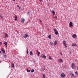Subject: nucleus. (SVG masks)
Segmentation results:
<instances>
[{
	"label": "nucleus",
	"instance_id": "1",
	"mask_svg": "<svg viewBox=\"0 0 78 78\" xmlns=\"http://www.w3.org/2000/svg\"><path fill=\"white\" fill-rule=\"evenodd\" d=\"M63 44L64 45V46L65 48H67V44H66V42L65 40L63 41Z\"/></svg>",
	"mask_w": 78,
	"mask_h": 78
},
{
	"label": "nucleus",
	"instance_id": "2",
	"mask_svg": "<svg viewBox=\"0 0 78 78\" xmlns=\"http://www.w3.org/2000/svg\"><path fill=\"white\" fill-rule=\"evenodd\" d=\"M53 30L54 31V32H55V33L56 35H57V34H58V31H57V30H56L55 29H53Z\"/></svg>",
	"mask_w": 78,
	"mask_h": 78
},
{
	"label": "nucleus",
	"instance_id": "3",
	"mask_svg": "<svg viewBox=\"0 0 78 78\" xmlns=\"http://www.w3.org/2000/svg\"><path fill=\"white\" fill-rule=\"evenodd\" d=\"M69 27H73V23H72V22H70L69 23Z\"/></svg>",
	"mask_w": 78,
	"mask_h": 78
},
{
	"label": "nucleus",
	"instance_id": "4",
	"mask_svg": "<svg viewBox=\"0 0 78 78\" xmlns=\"http://www.w3.org/2000/svg\"><path fill=\"white\" fill-rule=\"evenodd\" d=\"M29 37V36L27 34H25L23 36V37L24 38H27V37Z\"/></svg>",
	"mask_w": 78,
	"mask_h": 78
},
{
	"label": "nucleus",
	"instance_id": "5",
	"mask_svg": "<svg viewBox=\"0 0 78 78\" xmlns=\"http://www.w3.org/2000/svg\"><path fill=\"white\" fill-rule=\"evenodd\" d=\"M57 44H58V42L57 41H55L54 42L53 45L55 46V45H57Z\"/></svg>",
	"mask_w": 78,
	"mask_h": 78
},
{
	"label": "nucleus",
	"instance_id": "6",
	"mask_svg": "<svg viewBox=\"0 0 78 78\" xmlns=\"http://www.w3.org/2000/svg\"><path fill=\"white\" fill-rule=\"evenodd\" d=\"M60 76H61V77L64 78V77H65V74H64V73H62L60 75Z\"/></svg>",
	"mask_w": 78,
	"mask_h": 78
},
{
	"label": "nucleus",
	"instance_id": "7",
	"mask_svg": "<svg viewBox=\"0 0 78 78\" xmlns=\"http://www.w3.org/2000/svg\"><path fill=\"white\" fill-rule=\"evenodd\" d=\"M71 67L72 68V69H74V68H75V64L74 63H72L71 65Z\"/></svg>",
	"mask_w": 78,
	"mask_h": 78
},
{
	"label": "nucleus",
	"instance_id": "8",
	"mask_svg": "<svg viewBox=\"0 0 78 78\" xmlns=\"http://www.w3.org/2000/svg\"><path fill=\"white\" fill-rule=\"evenodd\" d=\"M58 62H63V60L62 59L60 58L58 60Z\"/></svg>",
	"mask_w": 78,
	"mask_h": 78
},
{
	"label": "nucleus",
	"instance_id": "9",
	"mask_svg": "<svg viewBox=\"0 0 78 78\" xmlns=\"http://www.w3.org/2000/svg\"><path fill=\"white\" fill-rule=\"evenodd\" d=\"M14 18H15V21H16V20H17V16L15 15L14 16Z\"/></svg>",
	"mask_w": 78,
	"mask_h": 78
},
{
	"label": "nucleus",
	"instance_id": "10",
	"mask_svg": "<svg viewBox=\"0 0 78 78\" xmlns=\"http://www.w3.org/2000/svg\"><path fill=\"white\" fill-rule=\"evenodd\" d=\"M1 51H2L3 53H5V49H3L2 48L1 49Z\"/></svg>",
	"mask_w": 78,
	"mask_h": 78
},
{
	"label": "nucleus",
	"instance_id": "11",
	"mask_svg": "<svg viewBox=\"0 0 78 78\" xmlns=\"http://www.w3.org/2000/svg\"><path fill=\"white\" fill-rule=\"evenodd\" d=\"M51 12L53 15H55V11L52 10L51 11Z\"/></svg>",
	"mask_w": 78,
	"mask_h": 78
},
{
	"label": "nucleus",
	"instance_id": "12",
	"mask_svg": "<svg viewBox=\"0 0 78 78\" xmlns=\"http://www.w3.org/2000/svg\"><path fill=\"white\" fill-rule=\"evenodd\" d=\"M76 37V35L75 34H74L72 36V37H73V38H75Z\"/></svg>",
	"mask_w": 78,
	"mask_h": 78
},
{
	"label": "nucleus",
	"instance_id": "13",
	"mask_svg": "<svg viewBox=\"0 0 78 78\" xmlns=\"http://www.w3.org/2000/svg\"><path fill=\"white\" fill-rule=\"evenodd\" d=\"M41 58H44V59H45L46 58V56L45 55H41Z\"/></svg>",
	"mask_w": 78,
	"mask_h": 78
},
{
	"label": "nucleus",
	"instance_id": "14",
	"mask_svg": "<svg viewBox=\"0 0 78 78\" xmlns=\"http://www.w3.org/2000/svg\"><path fill=\"white\" fill-rule=\"evenodd\" d=\"M21 22L22 23H23L25 22V19L23 18L21 19Z\"/></svg>",
	"mask_w": 78,
	"mask_h": 78
},
{
	"label": "nucleus",
	"instance_id": "15",
	"mask_svg": "<svg viewBox=\"0 0 78 78\" xmlns=\"http://www.w3.org/2000/svg\"><path fill=\"white\" fill-rule=\"evenodd\" d=\"M5 37H8V34H7L6 33L5 34Z\"/></svg>",
	"mask_w": 78,
	"mask_h": 78
},
{
	"label": "nucleus",
	"instance_id": "16",
	"mask_svg": "<svg viewBox=\"0 0 78 78\" xmlns=\"http://www.w3.org/2000/svg\"><path fill=\"white\" fill-rule=\"evenodd\" d=\"M72 46H76V43H73L72 44Z\"/></svg>",
	"mask_w": 78,
	"mask_h": 78
},
{
	"label": "nucleus",
	"instance_id": "17",
	"mask_svg": "<svg viewBox=\"0 0 78 78\" xmlns=\"http://www.w3.org/2000/svg\"><path fill=\"white\" fill-rule=\"evenodd\" d=\"M50 60H51L52 58H51V56H49V58H48Z\"/></svg>",
	"mask_w": 78,
	"mask_h": 78
},
{
	"label": "nucleus",
	"instance_id": "18",
	"mask_svg": "<svg viewBox=\"0 0 78 78\" xmlns=\"http://www.w3.org/2000/svg\"><path fill=\"white\" fill-rule=\"evenodd\" d=\"M31 73H33L34 72V69H32L31 70Z\"/></svg>",
	"mask_w": 78,
	"mask_h": 78
},
{
	"label": "nucleus",
	"instance_id": "19",
	"mask_svg": "<svg viewBox=\"0 0 78 78\" xmlns=\"http://www.w3.org/2000/svg\"><path fill=\"white\" fill-rule=\"evenodd\" d=\"M4 44L6 46V47H7L8 45H7V42H6L5 43H4Z\"/></svg>",
	"mask_w": 78,
	"mask_h": 78
},
{
	"label": "nucleus",
	"instance_id": "20",
	"mask_svg": "<svg viewBox=\"0 0 78 78\" xmlns=\"http://www.w3.org/2000/svg\"><path fill=\"white\" fill-rule=\"evenodd\" d=\"M30 55H31V56L33 55V53H32V51H30Z\"/></svg>",
	"mask_w": 78,
	"mask_h": 78
},
{
	"label": "nucleus",
	"instance_id": "21",
	"mask_svg": "<svg viewBox=\"0 0 78 78\" xmlns=\"http://www.w3.org/2000/svg\"><path fill=\"white\" fill-rule=\"evenodd\" d=\"M48 37L49 39H51V35H49V36H48Z\"/></svg>",
	"mask_w": 78,
	"mask_h": 78
},
{
	"label": "nucleus",
	"instance_id": "22",
	"mask_svg": "<svg viewBox=\"0 0 78 78\" xmlns=\"http://www.w3.org/2000/svg\"><path fill=\"white\" fill-rule=\"evenodd\" d=\"M37 51V52H38V53H37V54H38V56H39V55H40V52H39V51Z\"/></svg>",
	"mask_w": 78,
	"mask_h": 78
},
{
	"label": "nucleus",
	"instance_id": "23",
	"mask_svg": "<svg viewBox=\"0 0 78 78\" xmlns=\"http://www.w3.org/2000/svg\"><path fill=\"white\" fill-rule=\"evenodd\" d=\"M17 8H19V9H21V7H19V5H17Z\"/></svg>",
	"mask_w": 78,
	"mask_h": 78
},
{
	"label": "nucleus",
	"instance_id": "24",
	"mask_svg": "<svg viewBox=\"0 0 78 78\" xmlns=\"http://www.w3.org/2000/svg\"><path fill=\"white\" fill-rule=\"evenodd\" d=\"M3 56H4V58H6V57H7V56H6V55H4Z\"/></svg>",
	"mask_w": 78,
	"mask_h": 78
},
{
	"label": "nucleus",
	"instance_id": "25",
	"mask_svg": "<svg viewBox=\"0 0 78 78\" xmlns=\"http://www.w3.org/2000/svg\"><path fill=\"white\" fill-rule=\"evenodd\" d=\"M75 74H76L77 75H78V73L77 71H76L75 72Z\"/></svg>",
	"mask_w": 78,
	"mask_h": 78
},
{
	"label": "nucleus",
	"instance_id": "26",
	"mask_svg": "<svg viewBox=\"0 0 78 78\" xmlns=\"http://www.w3.org/2000/svg\"><path fill=\"white\" fill-rule=\"evenodd\" d=\"M43 78H45V74H43Z\"/></svg>",
	"mask_w": 78,
	"mask_h": 78
},
{
	"label": "nucleus",
	"instance_id": "27",
	"mask_svg": "<svg viewBox=\"0 0 78 78\" xmlns=\"http://www.w3.org/2000/svg\"><path fill=\"white\" fill-rule=\"evenodd\" d=\"M27 72H30V70H28V69H27Z\"/></svg>",
	"mask_w": 78,
	"mask_h": 78
},
{
	"label": "nucleus",
	"instance_id": "28",
	"mask_svg": "<svg viewBox=\"0 0 78 78\" xmlns=\"http://www.w3.org/2000/svg\"><path fill=\"white\" fill-rule=\"evenodd\" d=\"M50 45H53V42H50Z\"/></svg>",
	"mask_w": 78,
	"mask_h": 78
},
{
	"label": "nucleus",
	"instance_id": "29",
	"mask_svg": "<svg viewBox=\"0 0 78 78\" xmlns=\"http://www.w3.org/2000/svg\"><path fill=\"white\" fill-rule=\"evenodd\" d=\"M14 63L12 64V67L14 68Z\"/></svg>",
	"mask_w": 78,
	"mask_h": 78
},
{
	"label": "nucleus",
	"instance_id": "30",
	"mask_svg": "<svg viewBox=\"0 0 78 78\" xmlns=\"http://www.w3.org/2000/svg\"><path fill=\"white\" fill-rule=\"evenodd\" d=\"M54 18H55V19H57V16H54Z\"/></svg>",
	"mask_w": 78,
	"mask_h": 78
},
{
	"label": "nucleus",
	"instance_id": "31",
	"mask_svg": "<svg viewBox=\"0 0 78 78\" xmlns=\"http://www.w3.org/2000/svg\"><path fill=\"white\" fill-rule=\"evenodd\" d=\"M45 70V68H44L42 70V71H44V70Z\"/></svg>",
	"mask_w": 78,
	"mask_h": 78
},
{
	"label": "nucleus",
	"instance_id": "32",
	"mask_svg": "<svg viewBox=\"0 0 78 78\" xmlns=\"http://www.w3.org/2000/svg\"><path fill=\"white\" fill-rule=\"evenodd\" d=\"M39 21L41 23L42 22V20H39Z\"/></svg>",
	"mask_w": 78,
	"mask_h": 78
},
{
	"label": "nucleus",
	"instance_id": "33",
	"mask_svg": "<svg viewBox=\"0 0 78 78\" xmlns=\"http://www.w3.org/2000/svg\"><path fill=\"white\" fill-rule=\"evenodd\" d=\"M72 76H74V74H73L71 75Z\"/></svg>",
	"mask_w": 78,
	"mask_h": 78
},
{
	"label": "nucleus",
	"instance_id": "34",
	"mask_svg": "<svg viewBox=\"0 0 78 78\" xmlns=\"http://www.w3.org/2000/svg\"><path fill=\"white\" fill-rule=\"evenodd\" d=\"M2 15H0V17L2 18Z\"/></svg>",
	"mask_w": 78,
	"mask_h": 78
},
{
	"label": "nucleus",
	"instance_id": "35",
	"mask_svg": "<svg viewBox=\"0 0 78 78\" xmlns=\"http://www.w3.org/2000/svg\"><path fill=\"white\" fill-rule=\"evenodd\" d=\"M28 50H27V54H28Z\"/></svg>",
	"mask_w": 78,
	"mask_h": 78
},
{
	"label": "nucleus",
	"instance_id": "36",
	"mask_svg": "<svg viewBox=\"0 0 78 78\" xmlns=\"http://www.w3.org/2000/svg\"><path fill=\"white\" fill-rule=\"evenodd\" d=\"M0 45H2V42H0Z\"/></svg>",
	"mask_w": 78,
	"mask_h": 78
},
{
	"label": "nucleus",
	"instance_id": "37",
	"mask_svg": "<svg viewBox=\"0 0 78 78\" xmlns=\"http://www.w3.org/2000/svg\"><path fill=\"white\" fill-rule=\"evenodd\" d=\"M39 1L40 2H41L42 1V0H39Z\"/></svg>",
	"mask_w": 78,
	"mask_h": 78
},
{
	"label": "nucleus",
	"instance_id": "38",
	"mask_svg": "<svg viewBox=\"0 0 78 78\" xmlns=\"http://www.w3.org/2000/svg\"><path fill=\"white\" fill-rule=\"evenodd\" d=\"M76 68H77V70H78V66H77Z\"/></svg>",
	"mask_w": 78,
	"mask_h": 78
},
{
	"label": "nucleus",
	"instance_id": "39",
	"mask_svg": "<svg viewBox=\"0 0 78 78\" xmlns=\"http://www.w3.org/2000/svg\"><path fill=\"white\" fill-rule=\"evenodd\" d=\"M33 62H34V63H35V61L34 60L33 61Z\"/></svg>",
	"mask_w": 78,
	"mask_h": 78
},
{
	"label": "nucleus",
	"instance_id": "40",
	"mask_svg": "<svg viewBox=\"0 0 78 78\" xmlns=\"http://www.w3.org/2000/svg\"><path fill=\"white\" fill-rule=\"evenodd\" d=\"M72 73H70V75H72Z\"/></svg>",
	"mask_w": 78,
	"mask_h": 78
},
{
	"label": "nucleus",
	"instance_id": "41",
	"mask_svg": "<svg viewBox=\"0 0 78 78\" xmlns=\"http://www.w3.org/2000/svg\"><path fill=\"white\" fill-rule=\"evenodd\" d=\"M2 53V51H0V53Z\"/></svg>",
	"mask_w": 78,
	"mask_h": 78
},
{
	"label": "nucleus",
	"instance_id": "42",
	"mask_svg": "<svg viewBox=\"0 0 78 78\" xmlns=\"http://www.w3.org/2000/svg\"><path fill=\"white\" fill-rule=\"evenodd\" d=\"M13 1H16V0H12Z\"/></svg>",
	"mask_w": 78,
	"mask_h": 78
},
{
	"label": "nucleus",
	"instance_id": "43",
	"mask_svg": "<svg viewBox=\"0 0 78 78\" xmlns=\"http://www.w3.org/2000/svg\"><path fill=\"white\" fill-rule=\"evenodd\" d=\"M48 31H49V30H48Z\"/></svg>",
	"mask_w": 78,
	"mask_h": 78
},
{
	"label": "nucleus",
	"instance_id": "44",
	"mask_svg": "<svg viewBox=\"0 0 78 78\" xmlns=\"http://www.w3.org/2000/svg\"><path fill=\"white\" fill-rule=\"evenodd\" d=\"M0 62H1V61H0Z\"/></svg>",
	"mask_w": 78,
	"mask_h": 78
},
{
	"label": "nucleus",
	"instance_id": "45",
	"mask_svg": "<svg viewBox=\"0 0 78 78\" xmlns=\"http://www.w3.org/2000/svg\"><path fill=\"white\" fill-rule=\"evenodd\" d=\"M76 77V76H75V77Z\"/></svg>",
	"mask_w": 78,
	"mask_h": 78
}]
</instances>
